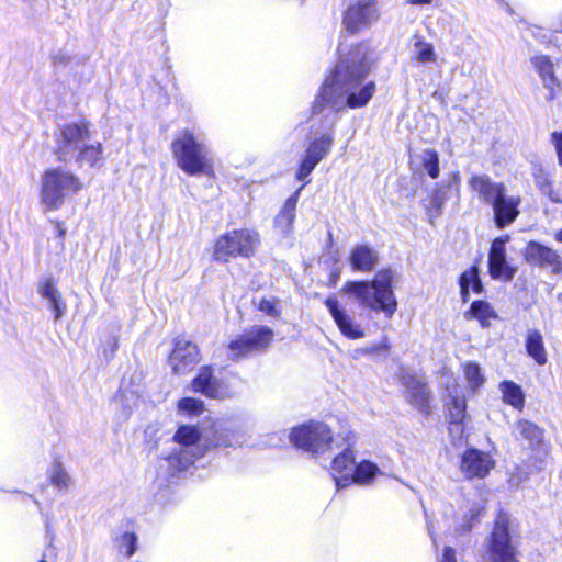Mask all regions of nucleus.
Segmentation results:
<instances>
[{"label":"nucleus","instance_id":"1","mask_svg":"<svg viewBox=\"0 0 562 562\" xmlns=\"http://www.w3.org/2000/svg\"><path fill=\"white\" fill-rule=\"evenodd\" d=\"M372 55V47L361 43L340 56L319 89L313 105L314 113L325 108L340 112L366 106L376 91L374 81L367 80L373 63Z\"/></svg>","mask_w":562,"mask_h":562},{"label":"nucleus","instance_id":"2","mask_svg":"<svg viewBox=\"0 0 562 562\" xmlns=\"http://www.w3.org/2000/svg\"><path fill=\"white\" fill-rule=\"evenodd\" d=\"M393 273L390 269L379 271L372 281H349L344 291L352 294L359 304L375 312H382L391 318L397 302L393 292Z\"/></svg>","mask_w":562,"mask_h":562},{"label":"nucleus","instance_id":"3","mask_svg":"<svg viewBox=\"0 0 562 562\" xmlns=\"http://www.w3.org/2000/svg\"><path fill=\"white\" fill-rule=\"evenodd\" d=\"M171 153L177 166L189 176L209 175L213 170L210 147L193 131H179L171 142Z\"/></svg>","mask_w":562,"mask_h":562},{"label":"nucleus","instance_id":"4","mask_svg":"<svg viewBox=\"0 0 562 562\" xmlns=\"http://www.w3.org/2000/svg\"><path fill=\"white\" fill-rule=\"evenodd\" d=\"M82 188L80 179L63 167L49 168L42 176L41 202L44 207L57 210L68 194Z\"/></svg>","mask_w":562,"mask_h":562},{"label":"nucleus","instance_id":"5","mask_svg":"<svg viewBox=\"0 0 562 562\" xmlns=\"http://www.w3.org/2000/svg\"><path fill=\"white\" fill-rule=\"evenodd\" d=\"M516 522L507 513L499 512L486 541V554L491 562H519L515 546Z\"/></svg>","mask_w":562,"mask_h":562},{"label":"nucleus","instance_id":"6","mask_svg":"<svg viewBox=\"0 0 562 562\" xmlns=\"http://www.w3.org/2000/svg\"><path fill=\"white\" fill-rule=\"evenodd\" d=\"M259 244L260 236L255 229H233L216 239L213 258L223 262L236 257L250 258L255 255Z\"/></svg>","mask_w":562,"mask_h":562},{"label":"nucleus","instance_id":"7","mask_svg":"<svg viewBox=\"0 0 562 562\" xmlns=\"http://www.w3.org/2000/svg\"><path fill=\"white\" fill-rule=\"evenodd\" d=\"M243 386L244 382L238 375L226 373L221 378H216L209 366L202 367L192 381L194 392L216 400L237 396L241 393Z\"/></svg>","mask_w":562,"mask_h":562},{"label":"nucleus","instance_id":"8","mask_svg":"<svg viewBox=\"0 0 562 562\" xmlns=\"http://www.w3.org/2000/svg\"><path fill=\"white\" fill-rule=\"evenodd\" d=\"M177 448L169 456V463L178 471L188 469L205 452L201 443V431L193 425H180L173 435Z\"/></svg>","mask_w":562,"mask_h":562},{"label":"nucleus","instance_id":"9","mask_svg":"<svg viewBox=\"0 0 562 562\" xmlns=\"http://www.w3.org/2000/svg\"><path fill=\"white\" fill-rule=\"evenodd\" d=\"M90 123L82 120L59 125L54 135V151L59 161H70L82 145L90 140Z\"/></svg>","mask_w":562,"mask_h":562},{"label":"nucleus","instance_id":"10","mask_svg":"<svg viewBox=\"0 0 562 562\" xmlns=\"http://www.w3.org/2000/svg\"><path fill=\"white\" fill-rule=\"evenodd\" d=\"M291 442L313 456H319L331 448L334 442L330 428L321 422H310L292 429Z\"/></svg>","mask_w":562,"mask_h":562},{"label":"nucleus","instance_id":"11","mask_svg":"<svg viewBox=\"0 0 562 562\" xmlns=\"http://www.w3.org/2000/svg\"><path fill=\"white\" fill-rule=\"evenodd\" d=\"M398 381L406 402L424 416L431 414V391L423 375L411 368H400Z\"/></svg>","mask_w":562,"mask_h":562},{"label":"nucleus","instance_id":"12","mask_svg":"<svg viewBox=\"0 0 562 562\" xmlns=\"http://www.w3.org/2000/svg\"><path fill=\"white\" fill-rule=\"evenodd\" d=\"M380 19L378 0H355L344 13L342 26L349 34L369 29Z\"/></svg>","mask_w":562,"mask_h":562},{"label":"nucleus","instance_id":"13","mask_svg":"<svg viewBox=\"0 0 562 562\" xmlns=\"http://www.w3.org/2000/svg\"><path fill=\"white\" fill-rule=\"evenodd\" d=\"M346 447L330 462L329 471L337 488H344L352 484V475L356 467V457L352 450L353 434L347 431L342 435Z\"/></svg>","mask_w":562,"mask_h":562},{"label":"nucleus","instance_id":"14","mask_svg":"<svg viewBox=\"0 0 562 562\" xmlns=\"http://www.w3.org/2000/svg\"><path fill=\"white\" fill-rule=\"evenodd\" d=\"M495 468V460L491 453L476 448H468L460 460V471L465 479H484Z\"/></svg>","mask_w":562,"mask_h":562},{"label":"nucleus","instance_id":"15","mask_svg":"<svg viewBox=\"0 0 562 562\" xmlns=\"http://www.w3.org/2000/svg\"><path fill=\"white\" fill-rule=\"evenodd\" d=\"M446 391L448 393L447 409L450 418L449 431L453 439H461L463 435V420L467 414V402L463 395L459 392V386L453 381L446 383Z\"/></svg>","mask_w":562,"mask_h":562},{"label":"nucleus","instance_id":"16","mask_svg":"<svg viewBox=\"0 0 562 562\" xmlns=\"http://www.w3.org/2000/svg\"><path fill=\"white\" fill-rule=\"evenodd\" d=\"M508 239V237H499L491 245L488 252V272L492 279L510 281L516 273V269L509 266L506 260L505 245Z\"/></svg>","mask_w":562,"mask_h":562},{"label":"nucleus","instance_id":"17","mask_svg":"<svg viewBox=\"0 0 562 562\" xmlns=\"http://www.w3.org/2000/svg\"><path fill=\"white\" fill-rule=\"evenodd\" d=\"M527 262L542 268H550L553 272L562 269L561 256L552 248L537 241H529L525 249Z\"/></svg>","mask_w":562,"mask_h":562},{"label":"nucleus","instance_id":"18","mask_svg":"<svg viewBox=\"0 0 562 562\" xmlns=\"http://www.w3.org/2000/svg\"><path fill=\"white\" fill-rule=\"evenodd\" d=\"M520 203L521 199L519 195H507L506 191H503L497 196L491 204L497 227L503 228L517 218Z\"/></svg>","mask_w":562,"mask_h":562},{"label":"nucleus","instance_id":"19","mask_svg":"<svg viewBox=\"0 0 562 562\" xmlns=\"http://www.w3.org/2000/svg\"><path fill=\"white\" fill-rule=\"evenodd\" d=\"M273 338V333L266 326H256L245 331L239 338L231 342V348L243 351L244 349L267 348Z\"/></svg>","mask_w":562,"mask_h":562},{"label":"nucleus","instance_id":"20","mask_svg":"<svg viewBox=\"0 0 562 562\" xmlns=\"http://www.w3.org/2000/svg\"><path fill=\"white\" fill-rule=\"evenodd\" d=\"M468 184H469L470 189L477 194L479 199L482 202L490 204V205L497 199V196L503 191H506L504 183L494 182L486 175L472 176L469 179Z\"/></svg>","mask_w":562,"mask_h":562},{"label":"nucleus","instance_id":"21","mask_svg":"<svg viewBox=\"0 0 562 562\" xmlns=\"http://www.w3.org/2000/svg\"><path fill=\"white\" fill-rule=\"evenodd\" d=\"M531 65L539 75L543 87L549 91V98H554L560 81L555 76L554 64L547 55H536L531 58Z\"/></svg>","mask_w":562,"mask_h":562},{"label":"nucleus","instance_id":"22","mask_svg":"<svg viewBox=\"0 0 562 562\" xmlns=\"http://www.w3.org/2000/svg\"><path fill=\"white\" fill-rule=\"evenodd\" d=\"M325 303L340 331L346 337L356 339L363 336L361 326L356 324L348 314L339 308V304L336 299L328 297Z\"/></svg>","mask_w":562,"mask_h":562},{"label":"nucleus","instance_id":"23","mask_svg":"<svg viewBox=\"0 0 562 562\" xmlns=\"http://www.w3.org/2000/svg\"><path fill=\"white\" fill-rule=\"evenodd\" d=\"M349 262L353 270L369 272L378 266L379 254L369 245H356L350 251Z\"/></svg>","mask_w":562,"mask_h":562},{"label":"nucleus","instance_id":"24","mask_svg":"<svg viewBox=\"0 0 562 562\" xmlns=\"http://www.w3.org/2000/svg\"><path fill=\"white\" fill-rule=\"evenodd\" d=\"M409 58L416 66H427L437 61V54L430 42H427L422 35L415 34L411 38Z\"/></svg>","mask_w":562,"mask_h":562},{"label":"nucleus","instance_id":"25","mask_svg":"<svg viewBox=\"0 0 562 562\" xmlns=\"http://www.w3.org/2000/svg\"><path fill=\"white\" fill-rule=\"evenodd\" d=\"M300 188L296 192H294L290 198L286 199L282 209L277 214L274 218V227L278 232L284 237L289 236L293 229V223L295 220V210L299 201Z\"/></svg>","mask_w":562,"mask_h":562},{"label":"nucleus","instance_id":"26","mask_svg":"<svg viewBox=\"0 0 562 562\" xmlns=\"http://www.w3.org/2000/svg\"><path fill=\"white\" fill-rule=\"evenodd\" d=\"M237 429L229 422L217 420L213 425V435L210 438V445L213 447H232L240 445L236 438Z\"/></svg>","mask_w":562,"mask_h":562},{"label":"nucleus","instance_id":"27","mask_svg":"<svg viewBox=\"0 0 562 562\" xmlns=\"http://www.w3.org/2000/svg\"><path fill=\"white\" fill-rule=\"evenodd\" d=\"M77 165L80 167L89 166L95 167L103 161V145L101 142H94L88 144L87 142L82 145V147L76 153L74 157Z\"/></svg>","mask_w":562,"mask_h":562},{"label":"nucleus","instance_id":"28","mask_svg":"<svg viewBox=\"0 0 562 562\" xmlns=\"http://www.w3.org/2000/svg\"><path fill=\"white\" fill-rule=\"evenodd\" d=\"M464 317L467 319H476L482 327H488L498 315L488 302L479 300L471 304L469 311L464 313Z\"/></svg>","mask_w":562,"mask_h":562},{"label":"nucleus","instance_id":"29","mask_svg":"<svg viewBox=\"0 0 562 562\" xmlns=\"http://www.w3.org/2000/svg\"><path fill=\"white\" fill-rule=\"evenodd\" d=\"M459 284L463 302L469 300L470 291L480 294L483 291V284L479 277L477 267L473 266L465 270L460 277Z\"/></svg>","mask_w":562,"mask_h":562},{"label":"nucleus","instance_id":"30","mask_svg":"<svg viewBox=\"0 0 562 562\" xmlns=\"http://www.w3.org/2000/svg\"><path fill=\"white\" fill-rule=\"evenodd\" d=\"M513 431L516 437L527 440L531 447L538 446L543 438L542 430L533 423L525 419L518 420Z\"/></svg>","mask_w":562,"mask_h":562},{"label":"nucleus","instance_id":"31","mask_svg":"<svg viewBox=\"0 0 562 562\" xmlns=\"http://www.w3.org/2000/svg\"><path fill=\"white\" fill-rule=\"evenodd\" d=\"M380 473L381 471L375 463L363 460L355 467L352 484L370 485Z\"/></svg>","mask_w":562,"mask_h":562},{"label":"nucleus","instance_id":"32","mask_svg":"<svg viewBox=\"0 0 562 562\" xmlns=\"http://www.w3.org/2000/svg\"><path fill=\"white\" fill-rule=\"evenodd\" d=\"M333 144L334 136L331 134H324L310 143L306 155L315 161L321 162L330 151Z\"/></svg>","mask_w":562,"mask_h":562},{"label":"nucleus","instance_id":"33","mask_svg":"<svg viewBox=\"0 0 562 562\" xmlns=\"http://www.w3.org/2000/svg\"><path fill=\"white\" fill-rule=\"evenodd\" d=\"M499 390L503 394V400L506 404L518 409H521L524 407L525 395L521 387L518 384L512 381H503L499 384Z\"/></svg>","mask_w":562,"mask_h":562},{"label":"nucleus","instance_id":"34","mask_svg":"<svg viewBox=\"0 0 562 562\" xmlns=\"http://www.w3.org/2000/svg\"><path fill=\"white\" fill-rule=\"evenodd\" d=\"M535 182L537 188L541 191L542 194L547 195L550 201L553 203H562V198L559 191L554 190L552 187V180L549 173L539 169L535 173Z\"/></svg>","mask_w":562,"mask_h":562},{"label":"nucleus","instance_id":"35","mask_svg":"<svg viewBox=\"0 0 562 562\" xmlns=\"http://www.w3.org/2000/svg\"><path fill=\"white\" fill-rule=\"evenodd\" d=\"M115 402L121 406L119 417L125 422L130 418L137 402V395L132 391L121 389Z\"/></svg>","mask_w":562,"mask_h":562},{"label":"nucleus","instance_id":"36","mask_svg":"<svg viewBox=\"0 0 562 562\" xmlns=\"http://www.w3.org/2000/svg\"><path fill=\"white\" fill-rule=\"evenodd\" d=\"M137 540L135 532L124 531L115 538V546L122 555L131 558L137 551Z\"/></svg>","mask_w":562,"mask_h":562},{"label":"nucleus","instance_id":"37","mask_svg":"<svg viewBox=\"0 0 562 562\" xmlns=\"http://www.w3.org/2000/svg\"><path fill=\"white\" fill-rule=\"evenodd\" d=\"M464 378L468 386L472 392H475L485 382V376L477 363L468 362L463 366Z\"/></svg>","mask_w":562,"mask_h":562},{"label":"nucleus","instance_id":"38","mask_svg":"<svg viewBox=\"0 0 562 562\" xmlns=\"http://www.w3.org/2000/svg\"><path fill=\"white\" fill-rule=\"evenodd\" d=\"M49 480L59 491H67L71 485V477L60 462H54L49 473Z\"/></svg>","mask_w":562,"mask_h":562},{"label":"nucleus","instance_id":"39","mask_svg":"<svg viewBox=\"0 0 562 562\" xmlns=\"http://www.w3.org/2000/svg\"><path fill=\"white\" fill-rule=\"evenodd\" d=\"M196 353H170L169 363L175 373H186L195 362Z\"/></svg>","mask_w":562,"mask_h":562},{"label":"nucleus","instance_id":"40","mask_svg":"<svg viewBox=\"0 0 562 562\" xmlns=\"http://www.w3.org/2000/svg\"><path fill=\"white\" fill-rule=\"evenodd\" d=\"M422 164L425 171L430 178L436 179L439 177V156L435 149H425L422 155Z\"/></svg>","mask_w":562,"mask_h":562},{"label":"nucleus","instance_id":"41","mask_svg":"<svg viewBox=\"0 0 562 562\" xmlns=\"http://www.w3.org/2000/svg\"><path fill=\"white\" fill-rule=\"evenodd\" d=\"M178 409L188 416H199L204 411V403L193 397H184L178 402Z\"/></svg>","mask_w":562,"mask_h":562},{"label":"nucleus","instance_id":"42","mask_svg":"<svg viewBox=\"0 0 562 562\" xmlns=\"http://www.w3.org/2000/svg\"><path fill=\"white\" fill-rule=\"evenodd\" d=\"M317 165V161L305 155L296 172V179L300 181L305 180L312 173V171L315 169Z\"/></svg>","mask_w":562,"mask_h":562},{"label":"nucleus","instance_id":"43","mask_svg":"<svg viewBox=\"0 0 562 562\" xmlns=\"http://www.w3.org/2000/svg\"><path fill=\"white\" fill-rule=\"evenodd\" d=\"M527 351H543L542 336L537 330H529L526 341Z\"/></svg>","mask_w":562,"mask_h":562},{"label":"nucleus","instance_id":"44","mask_svg":"<svg viewBox=\"0 0 562 562\" xmlns=\"http://www.w3.org/2000/svg\"><path fill=\"white\" fill-rule=\"evenodd\" d=\"M481 510L482 507L480 505H473L469 510V515L465 516L467 521L460 526V531H469L476 521Z\"/></svg>","mask_w":562,"mask_h":562},{"label":"nucleus","instance_id":"45","mask_svg":"<svg viewBox=\"0 0 562 562\" xmlns=\"http://www.w3.org/2000/svg\"><path fill=\"white\" fill-rule=\"evenodd\" d=\"M189 348L196 349L198 347L187 335H179L173 339L172 351H184Z\"/></svg>","mask_w":562,"mask_h":562},{"label":"nucleus","instance_id":"46","mask_svg":"<svg viewBox=\"0 0 562 562\" xmlns=\"http://www.w3.org/2000/svg\"><path fill=\"white\" fill-rule=\"evenodd\" d=\"M43 297L48 300V302L54 301L57 297H60L59 291L56 289V286L50 282L47 281L43 284V286L40 290Z\"/></svg>","mask_w":562,"mask_h":562},{"label":"nucleus","instance_id":"47","mask_svg":"<svg viewBox=\"0 0 562 562\" xmlns=\"http://www.w3.org/2000/svg\"><path fill=\"white\" fill-rule=\"evenodd\" d=\"M277 301L274 299H261L258 308L268 315H277Z\"/></svg>","mask_w":562,"mask_h":562},{"label":"nucleus","instance_id":"48","mask_svg":"<svg viewBox=\"0 0 562 562\" xmlns=\"http://www.w3.org/2000/svg\"><path fill=\"white\" fill-rule=\"evenodd\" d=\"M49 308L54 313L55 321L60 319V317L64 315L66 305L61 301V296L55 299L54 301L48 302Z\"/></svg>","mask_w":562,"mask_h":562},{"label":"nucleus","instance_id":"49","mask_svg":"<svg viewBox=\"0 0 562 562\" xmlns=\"http://www.w3.org/2000/svg\"><path fill=\"white\" fill-rule=\"evenodd\" d=\"M551 140L554 145L559 164L562 166V132L552 133Z\"/></svg>","mask_w":562,"mask_h":562},{"label":"nucleus","instance_id":"50","mask_svg":"<svg viewBox=\"0 0 562 562\" xmlns=\"http://www.w3.org/2000/svg\"><path fill=\"white\" fill-rule=\"evenodd\" d=\"M449 189H453L458 194L460 192V173L454 171L450 175L447 183Z\"/></svg>","mask_w":562,"mask_h":562},{"label":"nucleus","instance_id":"51","mask_svg":"<svg viewBox=\"0 0 562 562\" xmlns=\"http://www.w3.org/2000/svg\"><path fill=\"white\" fill-rule=\"evenodd\" d=\"M440 562H457L456 551L451 547H446Z\"/></svg>","mask_w":562,"mask_h":562},{"label":"nucleus","instance_id":"52","mask_svg":"<svg viewBox=\"0 0 562 562\" xmlns=\"http://www.w3.org/2000/svg\"><path fill=\"white\" fill-rule=\"evenodd\" d=\"M538 364H544L547 362V353H530Z\"/></svg>","mask_w":562,"mask_h":562},{"label":"nucleus","instance_id":"53","mask_svg":"<svg viewBox=\"0 0 562 562\" xmlns=\"http://www.w3.org/2000/svg\"><path fill=\"white\" fill-rule=\"evenodd\" d=\"M446 198L440 194V192H437L434 196V202L437 206H441L445 202Z\"/></svg>","mask_w":562,"mask_h":562},{"label":"nucleus","instance_id":"54","mask_svg":"<svg viewBox=\"0 0 562 562\" xmlns=\"http://www.w3.org/2000/svg\"><path fill=\"white\" fill-rule=\"evenodd\" d=\"M412 4H430L432 0H407Z\"/></svg>","mask_w":562,"mask_h":562},{"label":"nucleus","instance_id":"55","mask_svg":"<svg viewBox=\"0 0 562 562\" xmlns=\"http://www.w3.org/2000/svg\"><path fill=\"white\" fill-rule=\"evenodd\" d=\"M554 239L559 243H562V228L554 234Z\"/></svg>","mask_w":562,"mask_h":562},{"label":"nucleus","instance_id":"56","mask_svg":"<svg viewBox=\"0 0 562 562\" xmlns=\"http://www.w3.org/2000/svg\"><path fill=\"white\" fill-rule=\"evenodd\" d=\"M449 374V370H447L446 368H443L442 370V375H448Z\"/></svg>","mask_w":562,"mask_h":562},{"label":"nucleus","instance_id":"57","mask_svg":"<svg viewBox=\"0 0 562 562\" xmlns=\"http://www.w3.org/2000/svg\"><path fill=\"white\" fill-rule=\"evenodd\" d=\"M38 562H47L45 559L40 560Z\"/></svg>","mask_w":562,"mask_h":562}]
</instances>
